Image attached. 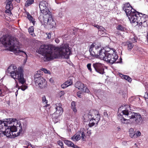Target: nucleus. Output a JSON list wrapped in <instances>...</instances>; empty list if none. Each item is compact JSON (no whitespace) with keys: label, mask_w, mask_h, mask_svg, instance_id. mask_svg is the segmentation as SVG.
Returning a JSON list of instances; mask_svg holds the SVG:
<instances>
[{"label":"nucleus","mask_w":148,"mask_h":148,"mask_svg":"<svg viewBox=\"0 0 148 148\" xmlns=\"http://www.w3.org/2000/svg\"><path fill=\"white\" fill-rule=\"evenodd\" d=\"M56 51V47L54 46L44 44L41 45L36 52L43 56L42 59L44 61L58 58V53L61 56H64L66 59L69 58L71 52L68 44H64L59 48L58 52Z\"/></svg>","instance_id":"f257e3e1"},{"label":"nucleus","mask_w":148,"mask_h":148,"mask_svg":"<svg viewBox=\"0 0 148 148\" xmlns=\"http://www.w3.org/2000/svg\"><path fill=\"white\" fill-rule=\"evenodd\" d=\"M0 42L5 47H8L10 51L13 52L15 53H24L26 55V60H27V55L24 51L21 50L22 45L16 38H0Z\"/></svg>","instance_id":"f03ea898"},{"label":"nucleus","mask_w":148,"mask_h":148,"mask_svg":"<svg viewBox=\"0 0 148 148\" xmlns=\"http://www.w3.org/2000/svg\"><path fill=\"white\" fill-rule=\"evenodd\" d=\"M7 75L10 76L15 81L17 80L20 83L23 84L26 81L24 77L23 70L21 67L17 69L15 66L11 65L9 66L6 71ZM27 88L26 85H23L20 86V88L22 90H24Z\"/></svg>","instance_id":"7ed1b4c3"},{"label":"nucleus","mask_w":148,"mask_h":148,"mask_svg":"<svg viewBox=\"0 0 148 148\" xmlns=\"http://www.w3.org/2000/svg\"><path fill=\"white\" fill-rule=\"evenodd\" d=\"M124 117L121 114L118 115V118L120 119L122 123L127 124L130 123L131 120L133 119L137 124L140 125L142 122V118L141 115L138 113L128 111V110H124L122 111Z\"/></svg>","instance_id":"20e7f679"},{"label":"nucleus","mask_w":148,"mask_h":148,"mask_svg":"<svg viewBox=\"0 0 148 148\" xmlns=\"http://www.w3.org/2000/svg\"><path fill=\"white\" fill-rule=\"evenodd\" d=\"M38 19L42 24H43L45 25H47L50 29L56 27V22L52 17L51 12L44 15H40Z\"/></svg>","instance_id":"39448f33"},{"label":"nucleus","mask_w":148,"mask_h":148,"mask_svg":"<svg viewBox=\"0 0 148 148\" xmlns=\"http://www.w3.org/2000/svg\"><path fill=\"white\" fill-rule=\"evenodd\" d=\"M136 14L134 17H130L131 19L130 22L131 23H134L136 22L143 23H147L146 21L148 19V16L147 15L138 12Z\"/></svg>","instance_id":"423d86ee"},{"label":"nucleus","mask_w":148,"mask_h":148,"mask_svg":"<svg viewBox=\"0 0 148 148\" xmlns=\"http://www.w3.org/2000/svg\"><path fill=\"white\" fill-rule=\"evenodd\" d=\"M123 9L125 11L127 16L128 17L130 21L131 19L130 17H134V16L136 14V12H137L135 10L133 9L129 3H127L124 5Z\"/></svg>","instance_id":"0eeeda50"},{"label":"nucleus","mask_w":148,"mask_h":148,"mask_svg":"<svg viewBox=\"0 0 148 148\" xmlns=\"http://www.w3.org/2000/svg\"><path fill=\"white\" fill-rule=\"evenodd\" d=\"M123 9L125 11L127 16L128 17L130 21L131 19L130 17H134V16L136 14V12H137L135 10L133 9L129 3H127L124 5Z\"/></svg>","instance_id":"6e6552de"},{"label":"nucleus","mask_w":148,"mask_h":148,"mask_svg":"<svg viewBox=\"0 0 148 148\" xmlns=\"http://www.w3.org/2000/svg\"><path fill=\"white\" fill-rule=\"evenodd\" d=\"M8 121H10V123L9 125L12 126V129H14V127L16 128V130H18L19 133H21L22 132V127L20 121L17 120L16 119H9Z\"/></svg>","instance_id":"1a4fd4ad"},{"label":"nucleus","mask_w":148,"mask_h":148,"mask_svg":"<svg viewBox=\"0 0 148 148\" xmlns=\"http://www.w3.org/2000/svg\"><path fill=\"white\" fill-rule=\"evenodd\" d=\"M47 2L45 1H40L39 5L41 12L43 14L42 15L49 13H50L51 12L47 8Z\"/></svg>","instance_id":"9d476101"},{"label":"nucleus","mask_w":148,"mask_h":148,"mask_svg":"<svg viewBox=\"0 0 148 148\" xmlns=\"http://www.w3.org/2000/svg\"><path fill=\"white\" fill-rule=\"evenodd\" d=\"M94 47V44H92L90 46L89 51L92 56L98 57V54L102 49L101 47L98 46H97L95 47Z\"/></svg>","instance_id":"9b49d317"},{"label":"nucleus","mask_w":148,"mask_h":148,"mask_svg":"<svg viewBox=\"0 0 148 148\" xmlns=\"http://www.w3.org/2000/svg\"><path fill=\"white\" fill-rule=\"evenodd\" d=\"M93 66L95 71L101 74L105 73L103 64L100 63L96 62L93 64Z\"/></svg>","instance_id":"f8f14e48"},{"label":"nucleus","mask_w":148,"mask_h":148,"mask_svg":"<svg viewBox=\"0 0 148 148\" xmlns=\"http://www.w3.org/2000/svg\"><path fill=\"white\" fill-rule=\"evenodd\" d=\"M113 53L112 54L110 53H108L107 57L106 58V61L111 64L114 63L118 58V56L116 53H114V51H113Z\"/></svg>","instance_id":"ddd939ff"},{"label":"nucleus","mask_w":148,"mask_h":148,"mask_svg":"<svg viewBox=\"0 0 148 148\" xmlns=\"http://www.w3.org/2000/svg\"><path fill=\"white\" fill-rule=\"evenodd\" d=\"M75 87L78 88L80 91L88 93L90 92L89 90L83 83L79 82H77L75 84Z\"/></svg>","instance_id":"4468645a"},{"label":"nucleus","mask_w":148,"mask_h":148,"mask_svg":"<svg viewBox=\"0 0 148 148\" xmlns=\"http://www.w3.org/2000/svg\"><path fill=\"white\" fill-rule=\"evenodd\" d=\"M99 115L100 118V115L97 111H93L90 112L88 114L85 115V118L84 119L86 121H89L90 119H96L97 116Z\"/></svg>","instance_id":"2eb2a0df"},{"label":"nucleus","mask_w":148,"mask_h":148,"mask_svg":"<svg viewBox=\"0 0 148 148\" xmlns=\"http://www.w3.org/2000/svg\"><path fill=\"white\" fill-rule=\"evenodd\" d=\"M12 126H10V125H7V126L5 127V131H3L2 130V131L3 132V134L6 136L8 137L9 138H11L12 137L11 136V133H12L11 132L12 130V128H11V127Z\"/></svg>","instance_id":"dca6fc26"},{"label":"nucleus","mask_w":148,"mask_h":148,"mask_svg":"<svg viewBox=\"0 0 148 148\" xmlns=\"http://www.w3.org/2000/svg\"><path fill=\"white\" fill-rule=\"evenodd\" d=\"M137 23V26L138 27V29L141 32L145 31L147 30V23H141V22H136Z\"/></svg>","instance_id":"f3484780"},{"label":"nucleus","mask_w":148,"mask_h":148,"mask_svg":"<svg viewBox=\"0 0 148 148\" xmlns=\"http://www.w3.org/2000/svg\"><path fill=\"white\" fill-rule=\"evenodd\" d=\"M100 119V117L99 115L97 116L96 119H90L89 123L88 124L89 126L90 127H91L95 125V124H96V125H97L98 122Z\"/></svg>","instance_id":"a211bd4d"},{"label":"nucleus","mask_w":148,"mask_h":148,"mask_svg":"<svg viewBox=\"0 0 148 148\" xmlns=\"http://www.w3.org/2000/svg\"><path fill=\"white\" fill-rule=\"evenodd\" d=\"M105 52V50L101 49L98 54V57H99L101 59H103L106 61V58L107 57V55L108 53Z\"/></svg>","instance_id":"6ab92c4d"},{"label":"nucleus","mask_w":148,"mask_h":148,"mask_svg":"<svg viewBox=\"0 0 148 148\" xmlns=\"http://www.w3.org/2000/svg\"><path fill=\"white\" fill-rule=\"evenodd\" d=\"M8 119H5L3 121L0 120V130L3 129V127H4L5 128V127H7V125H10V123L11 122L10 121H8Z\"/></svg>","instance_id":"aec40b11"},{"label":"nucleus","mask_w":148,"mask_h":148,"mask_svg":"<svg viewBox=\"0 0 148 148\" xmlns=\"http://www.w3.org/2000/svg\"><path fill=\"white\" fill-rule=\"evenodd\" d=\"M61 106V105L60 103L56 104V107L55 108V109L56 110V111L55 112L57 114H58L60 116L62 115L63 112V109Z\"/></svg>","instance_id":"412c9836"},{"label":"nucleus","mask_w":148,"mask_h":148,"mask_svg":"<svg viewBox=\"0 0 148 148\" xmlns=\"http://www.w3.org/2000/svg\"><path fill=\"white\" fill-rule=\"evenodd\" d=\"M13 0H7L6 1V8L8 10H9V12H10V10H11L13 9V5L12 2Z\"/></svg>","instance_id":"4be33fe9"},{"label":"nucleus","mask_w":148,"mask_h":148,"mask_svg":"<svg viewBox=\"0 0 148 148\" xmlns=\"http://www.w3.org/2000/svg\"><path fill=\"white\" fill-rule=\"evenodd\" d=\"M17 131V130H16V128L14 127V129H12L11 132L12 133H11V136L12 137L10 138H14L15 137H16L19 135L21 133H19V132H17V133L16 134L15 133V132Z\"/></svg>","instance_id":"5701e85b"},{"label":"nucleus","mask_w":148,"mask_h":148,"mask_svg":"<svg viewBox=\"0 0 148 148\" xmlns=\"http://www.w3.org/2000/svg\"><path fill=\"white\" fill-rule=\"evenodd\" d=\"M126 46L127 47V50L129 51H130L134 46L132 42L130 41H127L126 42Z\"/></svg>","instance_id":"b1692460"},{"label":"nucleus","mask_w":148,"mask_h":148,"mask_svg":"<svg viewBox=\"0 0 148 148\" xmlns=\"http://www.w3.org/2000/svg\"><path fill=\"white\" fill-rule=\"evenodd\" d=\"M43 82H40V83L37 84V85L39 86V87L42 89H44L45 88H46L47 86V82L46 81L45 79V81H43Z\"/></svg>","instance_id":"393cba45"},{"label":"nucleus","mask_w":148,"mask_h":148,"mask_svg":"<svg viewBox=\"0 0 148 148\" xmlns=\"http://www.w3.org/2000/svg\"><path fill=\"white\" fill-rule=\"evenodd\" d=\"M27 17L28 19L29 20L30 22H32L33 24V25H34L35 19L28 12L27 13Z\"/></svg>","instance_id":"a878e982"},{"label":"nucleus","mask_w":148,"mask_h":148,"mask_svg":"<svg viewBox=\"0 0 148 148\" xmlns=\"http://www.w3.org/2000/svg\"><path fill=\"white\" fill-rule=\"evenodd\" d=\"M117 30L121 31H123L125 29V28L124 25L121 24H119L116 27Z\"/></svg>","instance_id":"bb28decb"},{"label":"nucleus","mask_w":148,"mask_h":148,"mask_svg":"<svg viewBox=\"0 0 148 148\" xmlns=\"http://www.w3.org/2000/svg\"><path fill=\"white\" fill-rule=\"evenodd\" d=\"M81 136L79 134H75L71 138V139L73 141H78L80 139Z\"/></svg>","instance_id":"cd10ccee"},{"label":"nucleus","mask_w":148,"mask_h":148,"mask_svg":"<svg viewBox=\"0 0 148 148\" xmlns=\"http://www.w3.org/2000/svg\"><path fill=\"white\" fill-rule=\"evenodd\" d=\"M42 75L40 73H39V71H37L35 74H34V80H35L38 79H40V78H42Z\"/></svg>","instance_id":"c85d7f7f"},{"label":"nucleus","mask_w":148,"mask_h":148,"mask_svg":"<svg viewBox=\"0 0 148 148\" xmlns=\"http://www.w3.org/2000/svg\"><path fill=\"white\" fill-rule=\"evenodd\" d=\"M75 102L74 101H72L71 103V108L73 110L74 112H76L77 110L75 107Z\"/></svg>","instance_id":"c756f323"},{"label":"nucleus","mask_w":148,"mask_h":148,"mask_svg":"<svg viewBox=\"0 0 148 148\" xmlns=\"http://www.w3.org/2000/svg\"><path fill=\"white\" fill-rule=\"evenodd\" d=\"M45 79L43 78V77L40 78V79H38L34 80V82L35 83L36 85H37V84H39L40 82H43L45 81Z\"/></svg>","instance_id":"7c9ffc66"},{"label":"nucleus","mask_w":148,"mask_h":148,"mask_svg":"<svg viewBox=\"0 0 148 148\" xmlns=\"http://www.w3.org/2000/svg\"><path fill=\"white\" fill-rule=\"evenodd\" d=\"M5 31V30H3L2 31L0 32V36H2V37H12L8 34H5L4 31Z\"/></svg>","instance_id":"2f4dec72"},{"label":"nucleus","mask_w":148,"mask_h":148,"mask_svg":"<svg viewBox=\"0 0 148 148\" xmlns=\"http://www.w3.org/2000/svg\"><path fill=\"white\" fill-rule=\"evenodd\" d=\"M64 143L66 145L71 147L72 145H74V144L71 141L68 140H65L64 141Z\"/></svg>","instance_id":"473e14b6"},{"label":"nucleus","mask_w":148,"mask_h":148,"mask_svg":"<svg viewBox=\"0 0 148 148\" xmlns=\"http://www.w3.org/2000/svg\"><path fill=\"white\" fill-rule=\"evenodd\" d=\"M34 0H27L25 3V6L27 7L34 2Z\"/></svg>","instance_id":"72a5a7b5"},{"label":"nucleus","mask_w":148,"mask_h":148,"mask_svg":"<svg viewBox=\"0 0 148 148\" xmlns=\"http://www.w3.org/2000/svg\"><path fill=\"white\" fill-rule=\"evenodd\" d=\"M60 116V115L58 114H57L55 112L52 114V117L53 119H57Z\"/></svg>","instance_id":"f704fd0d"},{"label":"nucleus","mask_w":148,"mask_h":148,"mask_svg":"<svg viewBox=\"0 0 148 148\" xmlns=\"http://www.w3.org/2000/svg\"><path fill=\"white\" fill-rule=\"evenodd\" d=\"M123 78L127 80L129 82H131L132 80V79L128 76L124 75L123 76Z\"/></svg>","instance_id":"c9c22d12"},{"label":"nucleus","mask_w":148,"mask_h":148,"mask_svg":"<svg viewBox=\"0 0 148 148\" xmlns=\"http://www.w3.org/2000/svg\"><path fill=\"white\" fill-rule=\"evenodd\" d=\"M34 30V29L33 26L31 27H29L28 29V32L29 34L32 36H34V35L33 34Z\"/></svg>","instance_id":"e433bc0d"},{"label":"nucleus","mask_w":148,"mask_h":148,"mask_svg":"<svg viewBox=\"0 0 148 148\" xmlns=\"http://www.w3.org/2000/svg\"><path fill=\"white\" fill-rule=\"evenodd\" d=\"M65 83L69 86L72 84V81L71 79H69L66 81Z\"/></svg>","instance_id":"4c0bfd02"},{"label":"nucleus","mask_w":148,"mask_h":148,"mask_svg":"<svg viewBox=\"0 0 148 148\" xmlns=\"http://www.w3.org/2000/svg\"><path fill=\"white\" fill-rule=\"evenodd\" d=\"M91 64L88 63L87 65V68L90 72H92V70L91 68Z\"/></svg>","instance_id":"58836bf2"},{"label":"nucleus","mask_w":148,"mask_h":148,"mask_svg":"<svg viewBox=\"0 0 148 148\" xmlns=\"http://www.w3.org/2000/svg\"><path fill=\"white\" fill-rule=\"evenodd\" d=\"M137 39V38H132L130 39V40L132 41V42L133 43L136 42Z\"/></svg>","instance_id":"ea45409f"},{"label":"nucleus","mask_w":148,"mask_h":148,"mask_svg":"<svg viewBox=\"0 0 148 148\" xmlns=\"http://www.w3.org/2000/svg\"><path fill=\"white\" fill-rule=\"evenodd\" d=\"M135 134L134 132L130 133V136L132 138H136Z\"/></svg>","instance_id":"a19ab883"},{"label":"nucleus","mask_w":148,"mask_h":148,"mask_svg":"<svg viewBox=\"0 0 148 148\" xmlns=\"http://www.w3.org/2000/svg\"><path fill=\"white\" fill-rule=\"evenodd\" d=\"M68 86H69L65 82L62 84L61 86V87L63 89L66 88Z\"/></svg>","instance_id":"79ce46f5"},{"label":"nucleus","mask_w":148,"mask_h":148,"mask_svg":"<svg viewBox=\"0 0 148 148\" xmlns=\"http://www.w3.org/2000/svg\"><path fill=\"white\" fill-rule=\"evenodd\" d=\"M85 133V132H82L81 133V138L83 139L85 137H86Z\"/></svg>","instance_id":"37998d69"},{"label":"nucleus","mask_w":148,"mask_h":148,"mask_svg":"<svg viewBox=\"0 0 148 148\" xmlns=\"http://www.w3.org/2000/svg\"><path fill=\"white\" fill-rule=\"evenodd\" d=\"M135 134V137L136 138H137V137L140 136L141 135V133L139 131H137Z\"/></svg>","instance_id":"c03bdc74"},{"label":"nucleus","mask_w":148,"mask_h":148,"mask_svg":"<svg viewBox=\"0 0 148 148\" xmlns=\"http://www.w3.org/2000/svg\"><path fill=\"white\" fill-rule=\"evenodd\" d=\"M99 29L100 30L103 31L105 29L102 26H100L99 27Z\"/></svg>","instance_id":"a18cd8bd"},{"label":"nucleus","mask_w":148,"mask_h":148,"mask_svg":"<svg viewBox=\"0 0 148 148\" xmlns=\"http://www.w3.org/2000/svg\"><path fill=\"white\" fill-rule=\"evenodd\" d=\"M122 96L124 98L126 97L127 96V94L126 92H122Z\"/></svg>","instance_id":"49530a36"},{"label":"nucleus","mask_w":148,"mask_h":148,"mask_svg":"<svg viewBox=\"0 0 148 148\" xmlns=\"http://www.w3.org/2000/svg\"><path fill=\"white\" fill-rule=\"evenodd\" d=\"M81 93L80 92H78L77 93V96L79 98H81Z\"/></svg>","instance_id":"de8ad7c7"},{"label":"nucleus","mask_w":148,"mask_h":148,"mask_svg":"<svg viewBox=\"0 0 148 148\" xmlns=\"http://www.w3.org/2000/svg\"><path fill=\"white\" fill-rule=\"evenodd\" d=\"M59 145L60 146H61V147L62 146H63V144L62 142L60 141L59 140V143H58Z\"/></svg>","instance_id":"09e8293b"},{"label":"nucleus","mask_w":148,"mask_h":148,"mask_svg":"<svg viewBox=\"0 0 148 148\" xmlns=\"http://www.w3.org/2000/svg\"><path fill=\"white\" fill-rule=\"evenodd\" d=\"M103 114H104V115L106 117H108V114H107V112L106 111H104V112H103Z\"/></svg>","instance_id":"8fccbe9b"},{"label":"nucleus","mask_w":148,"mask_h":148,"mask_svg":"<svg viewBox=\"0 0 148 148\" xmlns=\"http://www.w3.org/2000/svg\"><path fill=\"white\" fill-rule=\"evenodd\" d=\"M42 71H43L45 73H47L48 71L47 69L45 68H42Z\"/></svg>","instance_id":"3c124183"},{"label":"nucleus","mask_w":148,"mask_h":148,"mask_svg":"<svg viewBox=\"0 0 148 148\" xmlns=\"http://www.w3.org/2000/svg\"><path fill=\"white\" fill-rule=\"evenodd\" d=\"M46 101V99L45 96H43L42 97V101L43 102H44Z\"/></svg>","instance_id":"603ef678"},{"label":"nucleus","mask_w":148,"mask_h":148,"mask_svg":"<svg viewBox=\"0 0 148 148\" xmlns=\"http://www.w3.org/2000/svg\"><path fill=\"white\" fill-rule=\"evenodd\" d=\"M134 132V129L132 128H131L129 130V134L130 133H132Z\"/></svg>","instance_id":"864d4df0"},{"label":"nucleus","mask_w":148,"mask_h":148,"mask_svg":"<svg viewBox=\"0 0 148 148\" xmlns=\"http://www.w3.org/2000/svg\"><path fill=\"white\" fill-rule=\"evenodd\" d=\"M148 97V93H145V95L144 96V98H145L146 99H147V97Z\"/></svg>","instance_id":"5fc2aeb1"},{"label":"nucleus","mask_w":148,"mask_h":148,"mask_svg":"<svg viewBox=\"0 0 148 148\" xmlns=\"http://www.w3.org/2000/svg\"><path fill=\"white\" fill-rule=\"evenodd\" d=\"M73 148H80L77 145H75L74 144L73 145H72L71 147Z\"/></svg>","instance_id":"6e6d98bb"},{"label":"nucleus","mask_w":148,"mask_h":148,"mask_svg":"<svg viewBox=\"0 0 148 148\" xmlns=\"http://www.w3.org/2000/svg\"><path fill=\"white\" fill-rule=\"evenodd\" d=\"M55 42L57 43H58L59 42L60 40L58 38H56L55 40Z\"/></svg>","instance_id":"4d7b16f0"},{"label":"nucleus","mask_w":148,"mask_h":148,"mask_svg":"<svg viewBox=\"0 0 148 148\" xmlns=\"http://www.w3.org/2000/svg\"><path fill=\"white\" fill-rule=\"evenodd\" d=\"M46 34L47 36V37H51V34L50 33H48V34L46 33Z\"/></svg>","instance_id":"13d9d810"},{"label":"nucleus","mask_w":148,"mask_h":148,"mask_svg":"<svg viewBox=\"0 0 148 148\" xmlns=\"http://www.w3.org/2000/svg\"><path fill=\"white\" fill-rule=\"evenodd\" d=\"M99 26H100L99 25H96L94 26L95 27H97L98 29H99Z\"/></svg>","instance_id":"bf43d9fd"},{"label":"nucleus","mask_w":148,"mask_h":148,"mask_svg":"<svg viewBox=\"0 0 148 148\" xmlns=\"http://www.w3.org/2000/svg\"><path fill=\"white\" fill-rule=\"evenodd\" d=\"M49 81H50V82H51L52 83V82H53V79H51H51H50Z\"/></svg>","instance_id":"052dcab7"},{"label":"nucleus","mask_w":148,"mask_h":148,"mask_svg":"<svg viewBox=\"0 0 148 148\" xmlns=\"http://www.w3.org/2000/svg\"><path fill=\"white\" fill-rule=\"evenodd\" d=\"M64 94V92H61V95H63Z\"/></svg>","instance_id":"680f3d73"},{"label":"nucleus","mask_w":148,"mask_h":148,"mask_svg":"<svg viewBox=\"0 0 148 148\" xmlns=\"http://www.w3.org/2000/svg\"><path fill=\"white\" fill-rule=\"evenodd\" d=\"M146 39L147 40V42H148V38H146Z\"/></svg>","instance_id":"e2e57ef3"},{"label":"nucleus","mask_w":148,"mask_h":148,"mask_svg":"<svg viewBox=\"0 0 148 148\" xmlns=\"http://www.w3.org/2000/svg\"><path fill=\"white\" fill-rule=\"evenodd\" d=\"M32 148H34V146L33 145H32Z\"/></svg>","instance_id":"0e129e2a"},{"label":"nucleus","mask_w":148,"mask_h":148,"mask_svg":"<svg viewBox=\"0 0 148 148\" xmlns=\"http://www.w3.org/2000/svg\"><path fill=\"white\" fill-rule=\"evenodd\" d=\"M23 147H25H25H26V148H27V146H23Z\"/></svg>","instance_id":"69168bd1"},{"label":"nucleus","mask_w":148,"mask_h":148,"mask_svg":"<svg viewBox=\"0 0 148 148\" xmlns=\"http://www.w3.org/2000/svg\"><path fill=\"white\" fill-rule=\"evenodd\" d=\"M61 148H64V146H62L61 147Z\"/></svg>","instance_id":"338daca9"},{"label":"nucleus","mask_w":148,"mask_h":148,"mask_svg":"<svg viewBox=\"0 0 148 148\" xmlns=\"http://www.w3.org/2000/svg\"><path fill=\"white\" fill-rule=\"evenodd\" d=\"M147 106H148V102H147Z\"/></svg>","instance_id":"774afa93"}]
</instances>
